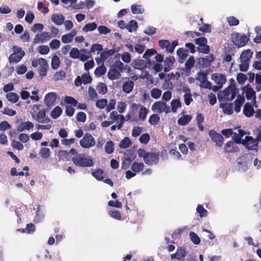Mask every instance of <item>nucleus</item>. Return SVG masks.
Segmentation results:
<instances>
[{"label":"nucleus","mask_w":261,"mask_h":261,"mask_svg":"<svg viewBox=\"0 0 261 261\" xmlns=\"http://www.w3.org/2000/svg\"><path fill=\"white\" fill-rule=\"evenodd\" d=\"M175 61V59L173 57L169 56L164 61L165 67L164 71L165 72L169 71L172 68V65Z\"/></svg>","instance_id":"b1692460"},{"label":"nucleus","mask_w":261,"mask_h":261,"mask_svg":"<svg viewBox=\"0 0 261 261\" xmlns=\"http://www.w3.org/2000/svg\"><path fill=\"white\" fill-rule=\"evenodd\" d=\"M212 80L222 87L226 82V79L224 74L217 73L212 74Z\"/></svg>","instance_id":"2eb2a0df"},{"label":"nucleus","mask_w":261,"mask_h":261,"mask_svg":"<svg viewBox=\"0 0 261 261\" xmlns=\"http://www.w3.org/2000/svg\"><path fill=\"white\" fill-rule=\"evenodd\" d=\"M52 38L53 35L48 32H43L41 33L37 34L33 40V45H35L37 44L44 43Z\"/></svg>","instance_id":"6e6552de"},{"label":"nucleus","mask_w":261,"mask_h":261,"mask_svg":"<svg viewBox=\"0 0 261 261\" xmlns=\"http://www.w3.org/2000/svg\"><path fill=\"white\" fill-rule=\"evenodd\" d=\"M187 255L186 249L183 247H178L177 248L176 252L170 255L171 259H176L178 260H182Z\"/></svg>","instance_id":"ddd939ff"},{"label":"nucleus","mask_w":261,"mask_h":261,"mask_svg":"<svg viewBox=\"0 0 261 261\" xmlns=\"http://www.w3.org/2000/svg\"><path fill=\"white\" fill-rule=\"evenodd\" d=\"M103 173L102 170L98 169L95 171L93 172L92 174L97 180H102L103 178Z\"/></svg>","instance_id":"864d4df0"},{"label":"nucleus","mask_w":261,"mask_h":261,"mask_svg":"<svg viewBox=\"0 0 261 261\" xmlns=\"http://www.w3.org/2000/svg\"><path fill=\"white\" fill-rule=\"evenodd\" d=\"M105 149L107 153H112L114 151L113 142L112 141L107 142L105 145Z\"/></svg>","instance_id":"4d7b16f0"},{"label":"nucleus","mask_w":261,"mask_h":261,"mask_svg":"<svg viewBox=\"0 0 261 261\" xmlns=\"http://www.w3.org/2000/svg\"><path fill=\"white\" fill-rule=\"evenodd\" d=\"M11 145L13 148L17 149L18 150H22L24 147L22 143L15 140H11Z\"/></svg>","instance_id":"09e8293b"},{"label":"nucleus","mask_w":261,"mask_h":261,"mask_svg":"<svg viewBox=\"0 0 261 261\" xmlns=\"http://www.w3.org/2000/svg\"><path fill=\"white\" fill-rule=\"evenodd\" d=\"M238 170L241 172H245L247 170L248 167L246 162V156H243L240 158L238 162Z\"/></svg>","instance_id":"412c9836"},{"label":"nucleus","mask_w":261,"mask_h":261,"mask_svg":"<svg viewBox=\"0 0 261 261\" xmlns=\"http://www.w3.org/2000/svg\"><path fill=\"white\" fill-rule=\"evenodd\" d=\"M135 155H134V153L130 154L129 156L125 157V161L123 162L122 163V168L123 169H126L130 163L135 159Z\"/></svg>","instance_id":"f704fd0d"},{"label":"nucleus","mask_w":261,"mask_h":261,"mask_svg":"<svg viewBox=\"0 0 261 261\" xmlns=\"http://www.w3.org/2000/svg\"><path fill=\"white\" fill-rule=\"evenodd\" d=\"M232 42L238 47L245 46L248 42L249 39L245 34H240L234 33L231 36Z\"/></svg>","instance_id":"20e7f679"},{"label":"nucleus","mask_w":261,"mask_h":261,"mask_svg":"<svg viewBox=\"0 0 261 261\" xmlns=\"http://www.w3.org/2000/svg\"><path fill=\"white\" fill-rule=\"evenodd\" d=\"M106 71V67L103 65H102L95 69L94 73L97 76L100 77L105 74Z\"/></svg>","instance_id":"58836bf2"},{"label":"nucleus","mask_w":261,"mask_h":261,"mask_svg":"<svg viewBox=\"0 0 261 261\" xmlns=\"http://www.w3.org/2000/svg\"><path fill=\"white\" fill-rule=\"evenodd\" d=\"M207 73L203 71H200L197 74V76L196 77V80L200 82V84L203 83L205 81L207 80Z\"/></svg>","instance_id":"bf43d9fd"},{"label":"nucleus","mask_w":261,"mask_h":261,"mask_svg":"<svg viewBox=\"0 0 261 261\" xmlns=\"http://www.w3.org/2000/svg\"><path fill=\"white\" fill-rule=\"evenodd\" d=\"M247 80V76L246 75L242 73H239L237 74V80L239 84H244Z\"/></svg>","instance_id":"69168bd1"},{"label":"nucleus","mask_w":261,"mask_h":261,"mask_svg":"<svg viewBox=\"0 0 261 261\" xmlns=\"http://www.w3.org/2000/svg\"><path fill=\"white\" fill-rule=\"evenodd\" d=\"M38 64L40 66L39 73L40 76H44L48 68L47 61L43 58H40L38 59Z\"/></svg>","instance_id":"4468645a"},{"label":"nucleus","mask_w":261,"mask_h":261,"mask_svg":"<svg viewBox=\"0 0 261 261\" xmlns=\"http://www.w3.org/2000/svg\"><path fill=\"white\" fill-rule=\"evenodd\" d=\"M6 97L8 100L12 103H16L19 99V96L16 93L10 92L7 94Z\"/></svg>","instance_id":"72a5a7b5"},{"label":"nucleus","mask_w":261,"mask_h":261,"mask_svg":"<svg viewBox=\"0 0 261 261\" xmlns=\"http://www.w3.org/2000/svg\"><path fill=\"white\" fill-rule=\"evenodd\" d=\"M144 167V164L142 163H137L135 162L132 166V170L135 172H138L141 171Z\"/></svg>","instance_id":"a19ab883"},{"label":"nucleus","mask_w":261,"mask_h":261,"mask_svg":"<svg viewBox=\"0 0 261 261\" xmlns=\"http://www.w3.org/2000/svg\"><path fill=\"white\" fill-rule=\"evenodd\" d=\"M62 110L59 106L55 107L51 113V116L54 119L59 117L62 114Z\"/></svg>","instance_id":"c03bdc74"},{"label":"nucleus","mask_w":261,"mask_h":261,"mask_svg":"<svg viewBox=\"0 0 261 261\" xmlns=\"http://www.w3.org/2000/svg\"><path fill=\"white\" fill-rule=\"evenodd\" d=\"M209 135L211 139L216 143L217 146H221L223 145L224 139L220 134L216 133L214 130H211L209 132Z\"/></svg>","instance_id":"f8f14e48"},{"label":"nucleus","mask_w":261,"mask_h":261,"mask_svg":"<svg viewBox=\"0 0 261 261\" xmlns=\"http://www.w3.org/2000/svg\"><path fill=\"white\" fill-rule=\"evenodd\" d=\"M242 144L249 150H257L256 149L258 145L257 141L252 137L246 136L245 139L242 140Z\"/></svg>","instance_id":"9d476101"},{"label":"nucleus","mask_w":261,"mask_h":261,"mask_svg":"<svg viewBox=\"0 0 261 261\" xmlns=\"http://www.w3.org/2000/svg\"><path fill=\"white\" fill-rule=\"evenodd\" d=\"M73 163L77 166L82 167H90L93 166V162L90 156L85 154L80 153L72 158Z\"/></svg>","instance_id":"f03ea898"},{"label":"nucleus","mask_w":261,"mask_h":261,"mask_svg":"<svg viewBox=\"0 0 261 261\" xmlns=\"http://www.w3.org/2000/svg\"><path fill=\"white\" fill-rule=\"evenodd\" d=\"M68 152L65 150H60L58 152V156L60 160L65 161L68 158Z\"/></svg>","instance_id":"0e129e2a"},{"label":"nucleus","mask_w":261,"mask_h":261,"mask_svg":"<svg viewBox=\"0 0 261 261\" xmlns=\"http://www.w3.org/2000/svg\"><path fill=\"white\" fill-rule=\"evenodd\" d=\"M162 94L161 90L158 88H153L150 91L151 96L154 99H158Z\"/></svg>","instance_id":"603ef678"},{"label":"nucleus","mask_w":261,"mask_h":261,"mask_svg":"<svg viewBox=\"0 0 261 261\" xmlns=\"http://www.w3.org/2000/svg\"><path fill=\"white\" fill-rule=\"evenodd\" d=\"M97 31L101 35H107L111 32L110 29L104 25L99 26L97 28Z\"/></svg>","instance_id":"13d9d810"},{"label":"nucleus","mask_w":261,"mask_h":261,"mask_svg":"<svg viewBox=\"0 0 261 261\" xmlns=\"http://www.w3.org/2000/svg\"><path fill=\"white\" fill-rule=\"evenodd\" d=\"M80 145L85 148H90L95 145V142L93 136L86 133L80 141Z\"/></svg>","instance_id":"0eeeda50"},{"label":"nucleus","mask_w":261,"mask_h":261,"mask_svg":"<svg viewBox=\"0 0 261 261\" xmlns=\"http://www.w3.org/2000/svg\"><path fill=\"white\" fill-rule=\"evenodd\" d=\"M60 59L56 56L54 55L51 59V66L53 69H57L60 65Z\"/></svg>","instance_id":"de8ad7c7"},{"label":"nucleus","mask_w":261,"mask_h":261,"mask_svg":"<svg viewBox=\"0 0 261 261\" xmlns=\"http://www.w3.org/2000/svg\"><path fill=\"white\" fill-rule=\"evenodd\" d=\"M234 85H230L222 92L218 94V100L220 102H224L233 100L236 95Z\"/></svg>","instance_id":"f257e3e1"},{"label":"nucleus","mask_w":261,"mask_h":261,"mask_svg":"<svg viewBox=\"0 0 261 261\" xmlns=\"http://www.w3.org/2000/svg\"><path fill=\"white\" fill-rule=\"evenodd\" d=\"M13 54L10 55L9 61L11 63H18L24 56L25 53L21 47L18 46L13 47Z\"/></svg>","instance_id":"39448f33"},{"label":"nucleus","mask_w":261,"mask_h":261,"mask_svg":"<svg viewBox=\"0 0 261 261\" xmlns=\"http://www.w3.org/2000/svg\"><path fill=\"white\" fill-rule=\"evenodd\" d=\"M132 144L130 140L128 137H125L120 143L119 147L121 148H126Z\"/></svg>","instance_id":"a18cd8bd"},{"label":"nucleus","mask_w":261,"mask_h":261,"mask_svg":"<svg viewBox=\"0 0 261 261\" xmlns=\"http://www.w3.org/2000/svg\"><path fill=\"white\" fill-rule=\"evenodd\" d=\"M171 110L173 113H176L177 109L181 107V103L179 99H173L171 102Z\"/></svg>","instance_id":"37998d69"},{"label":"nucleus","mask_w":261,"mask_h":261,"mask_svg":"<svg viewBox=\"0 0 261 261\" xmlns=\"http://www.w3.org/2000/svg\"><path fill=\"white\" fill-rule=\"evenodd\" d=\"M147 63L148 62L142 59L136 60L133 63V67L135 69L141 70H143L147 67Z\"/></svg>","instance_id":"4be33fe9"},{"label":"nucleus","mask_w":261,"mask_h":261,"mask_svg":"<svg viewBox=\"0 0 261 261\" xmlns=\"http://www.w3.org/2000/svg\"><path fill=\"white\" fill-rule=\"evenodd\" d=\"M60 40L54 39L51 41L49 43L50 47L53 49H58L60 46Z\"/></svg>","instance_id":"338daca9"},{"label":"nucleus","mask_w":261,"mask_h":261,"mask_svg":"<svg viewBox=\"0 0 261 261\" xmlns=\"http://www.w3.org/2000/svg\"><path fill=\"white\" fill-rule=\"evenodd\" d=\"M190 238L191 241L195 245H199L201 240L198 236L194 232L191 231L189 233Z\"/></svg>","instance_id":"ea45409f"},{"label":"nucleus","mask_w":261,"mask_h":261,"mask_svg":"<svg viewBox=\"0 0 261 261\" xmlns=\"http://www.w3.org/2000/svg\"><path fill=\"white\" fill-rule=\"evenodd\" d=\"M159 161V153L155 152H148L144 159L145 163L149 166L156 165Z\"/></svg>","instance_id":"1a4fd4ad"},{"label":"nucleus","mask_w":261,"mask_h":261,"mask_svg":"<svg viewBox=\"0 0 261 261\" xmlns=\"http://www.w3.org/2000/svg\"><path fill=\"white\" fill-rule=\"evenodd\" d=\"M39 154L43 159H47L50 155V149L48 148L43 147L40 149Z\"/></svg>","instance_id":"8fccbe9b"},{"label":"nucleus","mask_w":261,"mask_h":261,"mask_svg":"<svg viewBox=\"0 0 261 261\" xmlns=\"http://www.w3.org/2000/svg\"><path fill=\"white\" fill-rule=\"evenodd\" d=\"M151 110L153 112L161 113L163 112L166 114L170 112V108L165 102L159 101L155 102L152 106Z\"/></svg>","instance_id":"423d86ee"},{"label":"nucleus","mask_w":261,"mask_h":261,"mask_svg":"<svg viewBox=\"0 0 261 261\" xmlns=\"http://www.w3.org/2000/svg\"><path fill=\"white\" fill-rule=\"evenodd\" d=\"M76 34V30L75 29L72 30L70 33H68L62 36L61 38L62 42L64 43H70Z\"/></svg>","instance_id":"f3484780"},{"label":"nucleus","mask_w":261,"mask_h":261,"mask_svg":"<svg viewBox=\"0 0 261 261\" xmlns=\"http://www.w3.org/2000/svg\"><path fill=\"white\" fill-rule=\"evenodd\" d=\"M97 24L95 22H91L86 24L82 29L83 31L85 33L91 32L95 30L97 28Z\"/></svg>","instance_id":"c9c22d12"},{"label":"nucleus","mask_w":261,"mask_h":261,"mask_svg":"<svg viewBox=\"0 0 261 261\" xmlns=\"http://www.w3.org/2000/svg\"><path fill=\"white\" fill-rule=\"evenodd\" d=\"M245 100L244 97L241 95H239L234 101V110L236 112L239 113L241 111V107Z\"/></svg>","instance_id":"393cba45"},{"label":"nucleus","mask_w":261,"mask_h":261,"mask_svg":"<svg viewBox=\"0 0 261 261\" xmlns=\"http://www.w3.org/2000/svg\"><path fill=\"white\" fill-rule=\"evenodd\" d=\"M192 119V117L190 115H184L180 117L178 120V124L185 126L188 124Z\"/></svg>","instance_id":"473e14b6"},{"label":"nucleus","mask_w":261,"mask_h":261,"mask_svg":"<svg viewBox=\"0 0 261 261\" xmlns=\"http://www.w3.org/2000/svg\"><path fill=\"white\" fill-rule=\"evenodd\" d=\"M90 54V52L87 49H82L80 50V55L78 59L82 62H85L89 59Z\"/></svg>","instance_id":"2f4dec72"},{"label":"nucleus","mask_w":261,"mask_h":261,"mask_svg":"<svg viewBox=\"0 0 261 261\" xmlns=\"http://www.w3.org/2000/svg\"><path fill=\"white\" fill-rule=\"evenodd\" d=\"M40 105H35L33 106V112L32 113V116L34 119L41 123H48L50 119L46 117V111L44 109L40 110Z\"/></svg>","instance_id":"7ed1b4c3"},{"label":"nucleus","mask_w":261,"mask_h":261,"mask_svg":"<svg viewBox=\"0 0 261 261\" xmlns=\"http://www.w3.org/2000/svg\"><path fill=\"white\" fill-rule=\"evenodd\" d=\"M243 113L247 117L252 116L254 113V110L251 104L249 102L246 103L244 106Z\"/></svg>","instance_id":"a211bd4d"},{"label":"nucleus","mask_w":261,"mask_h":261,"mask_svg":"<svg viewBox=\"0 0 261 261\" xmlns=\"http://www.w3.org/2000/svg\"><path fill=\"white\" fill-rule=\"evenodd\" d=\"M245 93L247 99H253L255 100V92L252 88H247L245 90Z\"/></svg>","instance_id":"79ce46f5"},{"label":"nucleus","mask_w":261,"mask_h":261,"mask_svg":"<svg viewBox=\"0 0 261 261\" xmlns=\"http://www.w3.org/2000/svg\"><path fill=\"white\" fill-rule=\"evenodd\" d=\"M69 55L70 57L72 59H78L79 55H80V50H79L77 48L73 47L71 49Z\"/></svg>","instance_id":"6e6d98bb"},{"label":"nucleus","mask_w":261,"mask_h":261,"mask_svg":"<svg viewBox=\"0 0 261 261\" xmlns=\"http://www.w3.org/2000/svg\"><path fill=\"white\" fill-rule=\"evenodd\" d=\"M177 55L179 58V62L180 63H182L183 61L189 56V51L187 49H185L182 48H179L177 50Z\"/></svg>","instance_id":"bb28decb"},{"label":"nucleus","mask_w":261,"mask_h":261,"mask_svg":"<svg viewBox=\"0 0 261 261\" xmlns=\"http://www.w3.org/2000/svg\"><path fill=\"white\" fill-rule=\"evenodd\" d=\"M132 12L134 14H143L144 11L143 6L140 4H133L131 6Z\"/></svg>","instance_id":"c85d7f7f"},{"label":"nucleus","mask_w":261,"mask_h":261,"mask_svg":"<svg viewBox=\"0 0 261 261\" xmlns=\"http://www.w3.org/2000/svg\"><path fill=\"white\" fill-rule=\"evenodd\" d=\"M57 95L55 92L47 93L44 98V104L49 108L53 106L56 101Z\"/></svg>","instance_id":"9b49d317"},{"label":"nucleus","mask_w":261,"mask_h":261,"mask_svg":"<svg viewBox=\"0 0 261 261\" xmlns=\"http://www.w3.org/2000/svg\"><path fill=\"white\" fill-rule=\"evenodd\" d=\"M121 76L120 71L116 69H111L108 73V76L109 79L111 80H116L119 79Z\"/></svg>","instance_id":"7c9ffc66"},{"label":"nucleus","mask_w":261,"mask_h":261,"mask_svg":"<svg viewBox=\"0 0 261 261\" xmlns=\"http://www.w3.org/2000/svg\"><path fill=\"white\" fill-rule=\"evenodd\" d=\"M255 83L256 84L255 89L258 92L261 90V75L257 74L255 76Z\"/></svg>","instance_id":"774afa93"},{"label":"nucleus","mask_w":261,"mask_h":261,"mask_svg":"<svg viewBox=\"0 0 261 261\" xmlns=\"http://www.w3.org/2000/svg\"><path fill=\"white\" fill-rule=\"evenodd\" d=\"M233 141H229L225 145L224 150L226 152H236L239 151V148Z\"/></svg>","instance_id":"6ab92c4d"},{"label":"nucleus","mask_w":261,"mask_h":261,"mask_svg":"<svg viewBox=\"0 0 261 261\" xmlns=\"http://www.w3.org/2000/svg\"><path fill=\"white\" fill-rule=\"evenodd\" d=\"M195 60L193 57H190L185 63V67L187 70L191 69L194 65Z\"/></svg>","instance_id":"052dcab7"},{"label":"nucleus","mask_w":261,"mask_h":261,"mask_svg":"<svg viewBox=\"0 0 261 261\" xmlns=\"http://www.w3.org/2000/svg\"><path fill=\"white\" fill-rule=\"evenodd\" d=\"M160 118L158 114H152L149 118V122L151 125H156L160 121Z\"/></svg>","instance_id":"3c124183"},{"label":"nucleus","mask_w":261,"mask_h":261,"mask_svg":"<svg viewBox=\"0 0 261 261\" xmlns=\"http://www.w3.org/2000/svg\"><path fill=\"white\" fill-rule=\"evenodd\" d=\"M252 55L253 52L250 49L245 50L241 54L240 60L249 62L252 58Z\"/></svg>","instance_id":"c756f323"},{"label":"nucleus","mask_w":261,"mask_h":261,"mask_svg":"<svg viewBox=\"0 0 261 261\" xmlns=\"http://www.w3.org/2000/svg\"><path fill=\"white\" fill-rule=\"evenodd\" d=\"M44 218V208L41 206H38V210L34 218V222H40Z\"/></svg>","instance_id":"a878e982"},{"label":"nucleus","mask_w":261,"mask_h":261,"mask_svg":"<svg viewBox=\"0 0 261 261\" xmlns=\"http://www.w3.org/2000/svg\"><path fill=\"white\" fill-rule=\"evenodd\" d=\"M240 64L239 65V68L240 71L242 72H246L248 70L249 67V62L240 60Z\"/></svg>","instance_id":"680f3d73"},{"label":"nucleus","mask_w":261,"mask_h":261,"mask_svg":"<svg viewBox=\"0 0 261 261\" xmlns=\"http://www.w3.org/2000/svg\"><path fill=\"white\" fill-rule=\"evenodd\" d=\"M156 53V51L155 50L153 49H148L145 51L143 57L147 61L148 64L149 65H150L151 63L150 59H149V57L154 55Z\"/></svg>","instance_id":"e433bc0d"},{"label":"nucleus","mask_w":261,"mask_h":261,"mask_svg":"<svg viewBox=\"0 0 261 261\" xmlns=\"http://www.w3.org/2000/svg\"><path fill=\"white\" fill-rule=\"evenodd\" d=\"M134 83L132 81L124 82L122 86V90L126 93H129L133 89Z\"/></svg>","instance_id":"cd10ccee"},{"label":"nucleus","mask_w":261,"mask_h":261,"mask_svg":"<svg viewBox=\"0 0 261 261\" xmlns=\"http://www.w3.org/2000/svg\"><path fill=\"white\" fill-rule=\"evenodd\" d=\"M81 81L84 84H87L91 82L92 78L89 75V73L88 74H83L81 78Z\"/></svg>","instance_id":"e2e57ef3"},{"label":"nucleus","mask_w":261,"mask_h":261,"mask_svg":"<svg viewBox=\"0 0 261 261\" xmlns=\"http://www.w3.org/2000/svg\"><path fill=\"white\" fill-rule=\"evenodd\" d=\"M138 28V24L135 20H130L128 24H127L126 29L129 32H133L137 30Z\"/></svg>","instance_id":"4c0bfd02"},{"label":"nucleus","mask_w":261,"mask_h":261,"mask_svg":"<svg viewBox=\"0 0 261 261\" xmlns=\"http://www.w3.org/2000/svg\"><path fill=\"white\" fill-rule=\"evenodd\" d=\"M196 212L199 214L201 218L206 217L207 214V211L201 205H198L197 206Z\"/></svg>","instance_id":"5fc2aeb1"},{"label":"nucleus","mask_w":261,"mask_h":261,"mask_svg":"<svg viewBox=\"0 0 261 261\" xmlns=\"http://www.w3.org/2000/svg\"><path fill=\"white\" fill-rule=\"evenodd\" d=\"M219 107L222 109L223 112L227 115H231L233 113V105L232 103H223L221 102Z\"/></svg>","instance_id":"aec40b11"},{"label":"nucleus","mask_w":261,"mask_h":261,"mask_svg":"<svg viewBox=\"0 0 261 261\" xmlns=\"http://www.w3.org/2000/svg\"><path fill=\"white\" fill-rule=\"evenodd\" d=\"M65 17L62 14H54L51 17V21L56 25H60L64 23Z\"/></svg>","instance_id":"5701e85b"},{"label":"nucleus","mask_w":261,"mask_h":261,"mask_svg":"<svg viewBox=\"0 0 261 261\" xmlns=\"http://www.w3.org/2000/svg\"><path fill=\"white\" fill-rule=\"evenodd\" d=\"M96 90L99 94H105L107 92L108 89L106 85L102 83H100L96 87Z\"/></svg>","instance_id":"49530a36"},{"label":"nucleus","mask_w":261,"mask_h":261,"mask_svg":"<svg viewBox=\"0 0 261 261\" xmlns=\"http://www.w3.org/2000/svg\"><path fill=\"white\" fill-rule=\"evenodd\" d=\"M34 124L31 121L23 122L20 123L17 126V130L19 132H23L25 130H29L33 128Z\"/></svg>","instance_id":"dca6fc26"}]
</instances>
